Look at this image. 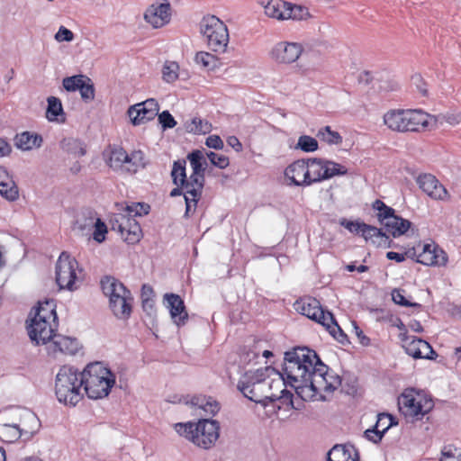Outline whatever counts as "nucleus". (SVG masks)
<instances>
[{
	"label": "nucleus",
	"mask_w": 461,
	"mask_h": 461,
	"mask_svg": "<svg viewBox=\"0 0 461 461\" xmlns=\"http://www.w3.org/2000/svg\"><path fill=\"white\" fill-rule=\"evenodd\" d=\"M278 375L277 387L290 385L303 400L316 394L333 393L341 384V379L326 366L314 350L297 347L285 352L283 373Z\"/></svg>",
	"instance_id": "obj_1"
},
{
	"label": "nucleus",
	"mask_w": 461,
	"mask_h": 461,
	"mask_svg": "<svg viewBox=\"0 0 461 461\" xmlns=\"http://www.w3.org/2000/svg\"><path fill=\"white\" fill-rule=\"evenodd\" d=\"M347 173V167L339 163L312 158L297 159L288 165L285 170V177L290 185L305 187Z\"/></svg>",
	"instance_id": "obj_2"
},
{
	"label": "nucleus",
	"mask_w": 461,
	"mask_h": 461,
	"mask_svg": "<svg viewBox=\"0 0 461 461\" xmlns=\"http://www.w3.org/2000/svg\"><path fill=\"white\" fill-rule=\"evenodd\" d=\"M272 375H276V369L271 366L249 370L239 380L238 389L250 401L267 405V402L284 397L286 392L285 388L280 391L281 394L272 392L275 384L269 379Z\"/></svg>",
	"instance_id": "obj_3"
},
{
	"label": "nucleus",
	"mask_w": 461,
	"mask_h": 461,
	"mask_svg": "<svg viewBox=\"0 0 461 461\" xmlns=\"http://www.w3.org/2000/svg\"><path fill=\"white\" fill-rule=\"evenodd\" d=\"M383 121L390 131L407 133L426 130L435 118L421 109H392L384 114Z\"/></svg>",
	"instance_id": "obj_4"
},
{
	"label": "nucleus",
	"mask_w": 461,
	"mask_h": 461,
	"mask_svg": "<svg viewBox=\"0 0 461 461\" xmlns=\"http://www.w3.org/2000/svg\"><path fill=\"white\" fill-rule=\"evenodd\" d=\"M57 327V314L53 301L39 303L34 316L27 327L31 340L36 345L49 344L55 336Z\"/></svg>",
	"instance_id": "obj_5"
},
{
	"label": "nucleus",
	"mask_w": 461,
	"mask_h": 461,
	"mask_svg": "<svg viewBox=\"0 0 461 461\" xmlns=\"http://www.w3.org/2000/svg\"><path fill=\"white\" fill-rule=\"evenodd\" d=\"M177 434L202 449L213 447L220 437V423L212 419H200L197 422L176 423Z\"/></svg>",
	"instance_id": "obj_6"
},
{
	"label": "nucleus",
	"mask_w": 461,
	"mask_h": 461,
	"mask_svg": "<svg viewBox=\"0 0 461 461\" xmlns=\"http://www.w3.org/2000/svg\"><path fill=\"white\" fill-rule=\"evenodd\" d=\"M83 384L81 372L73 366H61L55 380L58 401L68 406H76L83 398Z\"/></svg>",
	"instance_id": "obj_7"
},
{
	"label": "nucleus",
	"mask_w": 461,
	"mask_h": 461,
	"mask_svg": "<svg viewBox=\"0 0 461 461\" xmlns=\"http://www.w3.org/2000/svg\"><path fill=\"white\" fill-rule=\"evenodd\" d=\"M83 390L91 399L106 397L115 384L114 375L103 364H89L81 372Z\"/></svg>",
	"instance_id": "obj_8"
},
{
	"label": "nucleus",
	"mask_w": 461,
	"mask_h": 461,
	"mask_svg": "<svg viewBox=\"0 0 461 461\" xmlns=\"http://www.w3.org/2000/svg\"><path fill=\"white\" fill-rule=\"evenodd\" d=\"M294 309L307 318L321 324L330 334L339 343L348 341V337L337 323L333 314L324 311L318 300L312 297H304L297 300Z\"/></svg>",
	"instance_id": "obj_9"
},
{
	"label": "nucleus",
	"mask_w": 461,
	"mask_h": 461,
	"mask_svg": "<svg viewBox=\"0 0 461 461\" xmlns=\"http://www.w3.org/2000/svg\"><path fill=\"white\" fill-rule=\"evenodd\" d=\"M126 216L121 217L112 223V230L120 233L122 239L128 244H136L142 238V230L140 224L131 219L137 216L147 215L150 211L149 203H126Z\"/></svg>",
	"instance_id": "obj_10"
},
{
	"label": "nucleus",
	"mask_w": 461,
	"mask_h": 461,
	"mask_svg": "<svg viewBox=\"0 0 461 461\" xmlns=\"http://www.w3.org/2000/svg\"><path fill=\"white\" fill-rule=\"evenodd\" d=\"M398 405L405 418L419 420L432 411L434 402L426 392L407 388L399 396Z\"/></svg>",
	"instance_id": "obj_11"
},
{
	"label": "nucleus",
	"mask_w": 461,
	"mask_h": 461,
	"mask_svg": "<svg viewBox=\"0 0 461 461\" xmlns=\"http://www.w3.org/2000/svg\"><path fill=\"white\" fill-rule=\"evenodd\" d=\"M104 294L109 297L113 314L120 319H127L131 312L132 296L129 290L113 277H105L101 282Z\"/></svg>",
	"instance_id": "obj_12"
},
{
	"label": "nucleus",
	"mask_w": 461,
	"mask_h": 461,
	"mask_svg": "<svg viewBox=\"0 0 461 461\" xmlns=\"http://www.w3.org/2000/svg\"><path fill=\"white\" fill-rule=\"evenodd\" d=\"M192 167V174L185 185V202H199L204 185L206 160L204 150L195 149L186 157Z\"/></svg>",
	"instance_id": "obj_13"
},
{
	"label": "nucleus",
	"mask_w": 461,
	"mask_h": 461,
	"mask_svg": "<svg viewBox=\"0 0 461 461\" xmlns=\"http://www.w3.org/2000/svg\"><path fill=\"white\" fill-rule=\"evenodd\" d=\"M200 32L206 39L209 48L217 53H224L230 41L226 24L214 15H208L200 23Z\"/></svg>",
	"instance_id": "obj_14"
},
{
	"label": "nucleus",
	"mask_w": 461,
	"mask_h": 461,
	"mask_svg": "<svg viewBox=\"0 0 461 461\" xmlns=\"http://www.w3.org/2000/svg\"><path fill=\"white\" fill-rule=\"evenodd\" d=\"M108 164L114 170L136 173L145 167V158L140 150H134L128 154L122 148H114L110 152Z\"/></svg>",
	"instance_id": "obj_15"
},
{
	"label": "nucleus",
	"mask_w": 461,
	"mask_h": 461,
	"mask_svg": "<svg viewBox=\"0 0 461 461\" xmlns=\"http://www.w3.org/2000/svg\"><path fill=\"white\" fill-rule=\"evenodd\" d=\"M339 223L351 233L364 238L366 242H371L377 247L390 246L389 236L375 226L366 224L360 221H348L347 219H341Z\"/></svg>",
	"instance_id": "obj_16"
},
{
	"label": "nucleus",
	"mask_w": 461,
	"mask_h": 461,
	"mask_svg": "<svg viewBox=\"0 0 461 461\" xmlns=\"http://www.w3.org/2000/svg\"><path fill=\"white\" fill-rule=\"evenodd\" d=\"M78 268L77 261L68 253L62 252L56 264V282L60 289L73 290Z\"/></svg>",
	"instance_id": "obj_17"
},
{
	"label": "nucleus",
	"mask_w": 461,
	"mask_h": 461,
	"mask_svg": "<svg viewBox=\"0 0 461 461\" xmlns=\"http://www.w3.org/2000/svg\"><path fill=\"white\" fill-rule=\"evenodd\" d=\"M377 219L385 228L386 232L394 238L404 234L410 228L411 222L394 214V210L385 203H376Z\"/></svg>",
	"instance_id": "obj_18"
},
{
	"label": "nucleus",
	"mask_w": 461,
	"mask_h": 461,
	"mask_svg": "<svg viewBox=\"0 0 461 461\" xmlns=\"http://www.w3.org/2000/svg\"><path fill=\"white\" fill-rule=\"evenodd\" d=\"M172 7L167 0H158L145 10L144 21L154 29H159L171 21Z\"/></svg>",
	"instance_id": "obj_19"
},
{
	"label": "nucleus",
	"mask_w": 461,
	"mask_h": 461,
	"mask_svg": "<svg viewBox=\"0 0 461 461\" xmlns=\"http://www.w3.org/2000/svg\"><path fill=\"white\" fill-rule=\"evenodd\" d=\"M303 51V47L301 43L279 41L273 46L269 56L276 63L292 64L300 58Z\"/></svg>",
	"instance_id": "obj_20"
},
{
	"label": "nucleus",
	"mask_w": 461,
	"mask_h": 461,
	"mask_svg": "<svg viewBox=\"0 0 461 461\" xmlns=\"http://www.w3.org/2000/svg\"><path fill=\"white\" fill-rule=\"evenodd\" d=\"M415 182L422 193L432 200L444 201L449 198L445 186L432 174L420 173L415 176Z\"/></svg>",
	"instance_id": "obj_21"
},
{
	"label": "nucleus",
	"mask_w": 461,
	"mask_h": 461,
	"mask_svg": "<svg viewBox=\"0 0 461 461\" xmlns=\"http://www.w3.org/2000/svg\"><path fill=\"white\" fill-rule=\"evenodd\" d=\"M412 256L416 257L417 262L426 266H444L447 261L445 251L434 243L419 244L413 248Z\"/></svg>",
	"instance_id": "obj_22"
},
{
	"label": "nucleus",
	"mask_w": 461,
	"mask_h": 461,
	"mask_svg": "<svg viewBox=\"0 0 461 461\" xmlns=\"http://www.w3.org/2000/svg\"><path fill=\"white\" fill-rule=\"evenodd\" d=\"M159 105L157 100L150 98L131 106L128 115L133 125H140L153 120L158 113Z\"/></svg>",
	"instance_id": "obj_23"
},
{
	"label": "nucleus",
	"mask_w": 461,
	"mask_h": 461,
	"mask_svg": "<svg viewBox=\"0 0 461 461\" xmlns=\"http://www.w3.org/2000/svg\"><path fill=\"white\" fill-rule=\"evenodd\" d=\"M79 348L80 344L77 339L59 334H55L48 346L49 353L54 356L57 353L75 355Z\"/></svg>",
	"instance_id": "obj_24"
},
{
	"label": "nucleus",
	"mask_w": 461,
	"mask_h": 461,
	"mask_svg": "<svg viewBox=\"0 0 461 461\" xmlns=\"http://www.w3.org/2000/svg\"><path fill=\"white\" fill-rule=\"evenodd\" d=\"M164 300L173 322L177 326L185 325L188 319V314L181 297L175 294H166Z\"/></svg>",
	"instance_id": "obj_25"
},
{
	"label": "nucleus",
	"mask_w": 461,
	"mask_h": 461,
	"mask_svg": "<svg viewBox=\"0 0 461 461\" xmlns=\"http://www.w3.org/2000/svg\"><path fill=\"white\" fill-rule=\"evenodd\" d=\"M19 422H14L23 436V440L30 439L40 429L41 423L36 414L29 410H22Z\"/></svg>",
	"instance_id": "obj_26"
},
{
	"label": "nucleus",
	"mask_w": 461,
	"mask_h": 461,
	"mask_svg": "<svg viewBox=\"0 0 461 461\" xmlns=\"http://www.w3.org/2000/svg\"><path fill=\"white\" fill-rule=\"evenodd\" d=\"M186 160L185 159H178L174 162L173 167L171 170V176L174 184L176 185L170 192V197L175 198L178 195H183L185 200V185L188 184V179L186 178Z\"/></svg>",
	"instance_id": "obj_27"
},
{
	"label": "nucleus",
	"mask_w": 461,
	"mask_h": 461,
	"mask_svg": "<svg viewBox=\"0 0 461 461\" xmlns=\"http://www.w3.org/2000/svg\"><path fill=\"white\" fill-rule=\"evenodd\" d=\"M79 228L81 230H93L91 237L99 244L103 243L106 240L108 227L95 212H90L89 215L85 218L84 222L80 223Z\"/></svg>",
	"instance_id": "obj_28"
},
{
	"label": "nucleus",
	"mask_w": 461,
	"mask_h": 461,
	"mask_svg": "<svg viewBox=\"0 0 461 461\" xmlns=\"http://www.w3.org/2000/svg\"><path fill=\"white\" fill-rule=\"evenodd\" d=\"M405 342L404 348L405 352L414 358H432L431 355L435 354L432 347L425 340L421 339L413 338L410 342Z\"/></svg>",
	"instance_id": "obj_29"
},
{
	"label": "nucleus",
	"mask_w": 461,
	"mask_h": 461,
	"mask_svg": "<svg viewBox=\"0 0 461 461\" xmlns=\"http://www.w3.org/2000/svg\"><path fill=\"white\" fill-rule=\"evenodd\" d=\"M327 461H359V454L353 446L335 445L328 452Z\"/></svg>",
	"instance_id": "obj_30"
},
{
	"label": "nucleus",
	"mask_w": 461,
	"mask_h": 461,
	"mask_svg": "<svg viewBox=\"0 0 461 461\" xmlns=\"http://www.w3.org/2000/svg\"><path fill=\"white\" fill-rule=\"evenodd\" d=\"M265 14L277 21H286L288 2L281 0H269L266 5L262 2Z\"/></svg>",
	"instance_id": "obj_31"
},
{
	"label": "nucleus",
	"mask_w": 461,
	"mask_h": 461,
	"mask_svg": "<svg viewBox=\"0 0 461 461\" xmlns=\"http://www.w3.org/2000/svg\"><path fill=\"white\" fill-rule=\"evenodd\" d=\"M15 146L22 150H32L41 146L42 138L37 133L23 131L15 137Z\"/></svg>",
	"instance_id": "obj_32"
},
{
	"label": "nucleus",
	"mask_w": 461,
	"mask_h": 461,
	"mask_svg": "<svg viewBox=\"0 0 461 461\" xmlns=\"http://www.w3.org/2000/svg\"><path fill=\"white\" fill-rule=\"evenodd\" d=\"M192 405L204 411L205 415L214 416L220 411L219 402L212 397L194 396L191 400Z\"/></svg>",
	"instance_id": "obj_33"
},
{
	"label": "nucleus",
	"mask_w": 461,
	"mask_h": 461,
	"mask_svg": "<svg viewBox=\"0 0 461 461\" xmlns=\"http://www.w3.org/2000/svg\"><path fill=\"white\" fill-rule=\"evenodd\" d=\"M48 107L46 117L50 122H64L66 120L65 113L60 100L55 96L48 98Z\"/></svg>",
	"instance_id": "obj_34"
},
{
	"label": "nucleus",
	"mask_w": 461,
	"mask_h": 461,
	"mask_svg": "<svg viewBox=\"0 0 461 461\" xmlns=\"http://www.w3.org/2000/svg\"><path fill=\"white\" fill-rule=\"evenodd\" d=\"M60 148L63 151L71 154L74 157H81L86 154L83 143L75 138H64L60 142Z\"/></svg>",
	"instance_id": "obj_35"
},
{
	"label": "nucleus",
	"mask_w": 461,
	"mask_h": 461,
	"mask_svg": "<svg viewBox=\"0 0 461 461\" xmlns=\"http://www.w3.org/2000/svg\"><path fill=\"white\" fill-rule=\"evenodd\" d=\"M197 65L207 70H214L220 67L219 59L213 54L206 51L197 52L194 58Z\"/></svg>",
	"instance_id": "obj_36"
},
{
	"label": "nucleus",
	"mask_w": 461,
	"mask_h": 461,
	"mask_svg": "<svg viewBox=\"0 0 461 461\" xmlns=\"http://www.w3.org/2000/svg\"><path fill=\"white\" fill-rule=\"evenodd\" d=\"M0 438L7 443H14L18 439H23V436L14 422L0 424Z\"/></svg>",
	"instance_id": "obj_37"
},
{
	"label": "nucleus",
	"mask_w": 461,
	"mask_h": 461,
	"mask_svg": "<svg viewBox=\"0 0 461 461\" xmlns=\"http://www.w3.org/2000/svg\"><path fill=\"white\" fill-rule=\"evenodd\" d=\"M286 20L306 21L311 18L309 9L303 5H295L288 2Z\"/></svg>",
	"instance_id": "obj_38"
},
{
	"label": "nucleus",
	"mask_w": 461,
	"mask_h": 461,
	"mask_svg": "<svg viewBox=\"0 0 461 461\" xmlns=\"http://www.w3.org/2000/svg\"><path fill=\"white\" fill-rule=\"evenodd\" d=\"M179 77V65L176 61L167 60L162 68V78L167 83H174Z\"/></svg>",
	"instance_id": "obj_39"
},
{
	"label": "nucleus",
	"mask_w": 461,
	"mask_h": 461,
	"mask_svg": "<svg viewBox=\"0 0 461 461\" xmlns=\"http://www.w3.org/2000/svg\"><path fill=\"white\" fill-rule=\"evenodd\" d=\"M317 136L330 145H338L342 142L340 134L338 131H332L330 126L321 128Z\"/></svg>",
	"instance_id": "obj_40"
},
{
	"label": "nucleus",
	"mask_w": 461,
	"mask_h": 461,
	"mask_svg": "<svg viewBox=\"0 0 461 461\" xmlns=\"http://www.w3.org/2000/svg\"><path fill=\"white\" fill-rule=\"evenodd\" d=\"M86 80H88V77L85 75H75L65 77L62 81V86L67 91L75 92L77 91Z\"/></svg>",
	"instance_id": "obj_41"
},
{
	"label": "nucleus",
	"mask_w": 461,
	"mask_h": 461,
	"mask_svg": "<svg viewBox=\"0 0 461 461\" xmlns=\"http://www.w3.org/2000/svg\"><path fill=\"white\" fill-rule=\"evenodd\" d=\"M189 132L206 134L212 131V124L200 118H194L186 126Z\"/></svg>",
	"instance_id": "obj_42"
},
{
	"label": "nucleus",
	"mask_w": 461,
	"mask_h": 461,
	"mask_svg": "<svg viewBox=\"0 0 461 461\" xmlns=\"http://www.w3.org/2000/svg\"><path fill=\"white\" fill-rule=\"evenodd\" d=\"M0 194L11 202L17 199L18 189L12 179H8L5 182L0 184Z\"/></svg>",
	"instance_id": "obj_43"
},
{
	"label": "nucleus",
	"mask_w": 461,
	"mask_h": 461,
	"mask_svg": "<svg viewBox=\"0 0 461 461\" xmlns=\"http://www.w3.org/2000/svg\"><path fill=\"white\" fill-rule=\"evenodd\" d=\"M296 149H300L304 152H313L318 149V141L308 135L299 137Z\"/></svg>",
	"instance_id": "obj_44"
},
{
	"label": "nucleus",
	"mask_w": 461,
	"mask_h": 461,
	"mask_svg": "<svg viewBox=\"0 0 461 461\" xmlns=\"http://www.w3.org/2000/svg\"><path fill=\"white\" fill-rule=\"evenodd\" d=\"M205 159L208 158L210 162L214 166L221 169L226 168L230 160L229 158L222 154H218L213 151H204Z\"/></svg>",
	"instance_id": "obj_45"
},
{
	"label": "nucleus",
	"mask_w": 461,
	"mask_h": 461,
	"mask_svg": "<svg viewBox=\"0 0 461 461\" xmlns=\"http://www.w3.org/2000/svg\"><path fill=\"white\" fill-rule=\"evenodd\" d=\"M393 424V418L392 415L388 413H380L377 416V420L374 428L384 435Z\"/></svg>",
	"instance_id": "obj_46"
},
{
	"label": "nucleus",
	"mask_w": 461,
	"mask_h": 461,
	"mask_svg": "<svg viewBox=\"0 0 461 461\" xmlns=\"http://www.w3.org/2000/svg\"><path fill=\"white\" fill-rule=\"evenodd\" d=\"M392 299L393 301L401 306L405 307H415V308H420L421 305L418 303H411L409 300H407L404 296V291L402 289H394L392 292Z\"/></svg>",
	"instance_id": "obj_47"
},
{
	"label": "nucleus",
	"mask_w": 461,
	"mask_h": 461,
	"mask_svg": "<svg viewBox=\"0 0 461 461\" xmlns=\"http://www.w3.org/2000/svg\"><path fill=\"white\" fill-rule=\"evenodd\" d=\"M80 92L81 98L86 102H90L95 98V88L94 85L91 82V79L88 77L86 82H84L82 86L78 89Z\"/></svg>",
	"instance_id": "obj_48"
},
{
	"label": "nucleus",
	"mask_w": 461,
	"mask_h": 461,
	"mask_svg": "<svg viewBox=\"0 0 461 461\" xmlns=\"http://www.w3.org/2000/svg\"><path fill=\"white\" fill-rule=\"evenodd\" d=\"M158 122L163 129H172L176 126V122L168 111H163L161 113H158Z\"/></svg>",
	"instance_id": "obj_49"
},
{
	"label": "nucleus",
	"mask_w": 461,
	"mask_h": 461,
	"mask_svg": "<svg viewBox=\"0 0 461 461\" xmlns=\"http://www.w3.org/2000/svg\"><path fill=\"white\" fill-rule=\"evenodd\" d=\"M54 39L58 42H63V41L70 42L74 40V33L68 28H66L64 26H60L59 28L58 32H56Z\"/></svg>",
	"instance_id": "obj_50"
},
{
	"label": "nucleus",
	"mask_w": 461,
	"mask_h": 461,
	"mask_svg": "<svg viewBox=\"0 0 461 461\" xmlns=\"http://www.w3.org/2000/svg\"><path fill=\"white\" fill-rule=\"evenodd\" d=\"M411 84L421 95L426 96L428 95L427 84L420 75H414L411 77Z\"/></svg>",
	"instance_id": "obj_51"
},
{
	"label": "nucleus",
	"mask_w": 461,
	"mask_h": 461,
	"mask_svg": "<svg viewBox=\"0 0 461 461\" xmlns=\"http://www.w3.org/2000/svg\"><path fill=\"white\" fill-rule=\"evenodd\" d=\"M205 145L217 150L222 149L224 147L222 140L218 135H210L205 140Z\"/></svg>",
	"instance_id": "obj_52"
},
{
	"label": "nucleus",
	"mask_w": 461,
	"mask_h": 461,
	"mask_svg": "<svg viewBox=\"0 0 461 461\" xmlns=\"http://www.w3.org/2000/svg\"><path fill=\"white\" fill-rule=\"evenodd\" d=\"M365 436L368 440H370L374 443H378L382 439L384 435L379 430L373 428V429H366L365 431Z\"/></svg>",
	"instance_id": "obj_53"
},
{
	"label": "nucleus",
	"mask_w": 461,
	"mask_h": 461,
	"mask_svg": "<svg viewBox=\"0 0 461 461\" xmlns=\"http://www.w3.org/2000/svg\"><path fill=\"white\" fill-rule=\"evenodd\" d=\"M143 311L149 316L156 313L155 301L153 298H146L142 301Z\"/></svg>",
	"instance_id": "obj_54"
},
{
	"label": "nucleus",
	"mask_w": 461,
	"mask_h": 461,
	"mask_svg": "<svg viewBox=\"0 0 461 461\" xmlns=\"http://www.w3.org/2000/svg\"><path fill=\"white\" fill-rule=\"evenodd\" d=\"M445 120L450 125H456L461 122V113H449L445 115Z\"/></svg>",
	"instance_id": "obj_55"
},
{
	"label": "nucleus",
	"mask_w": 461,
	"mask_h": 461,
	"mask_svg": "<svg viewBox=\"0 0 461 461\" xmlns=\"http://www.w3.org/2000/svg\"><path fill=\"white\" fill-rule=\"evenodd\" d=\"M227 143L237 152H240L242 150V144L236 136L228 137Z\"/></svg>",
	"instance_id": "obj_56"
},
{
	"label": "nucleus",
	"mask_w": 461,
	"mask_h": 461,
	"mask_svg": "<svg viewBox=\"0 0 461 461\" xmlns=\"http://www.w3.org/2000/svg\"><path fill=\"white\" fill-rule=\"evenodd\" d=\"M354 330H355V333H356V335H357V339H358L359 342H360L363 346H367V345L369 344V342H370L369 338H367V337L364 334L363 330H362L359 327L355 326V327H354Z\"/></svg>",
	"instance_id": "obj_57"
},
{
	"label": "nucleus",
	"mask_w": 461,
	"mask_h": 461,
	"mask_svg": "<svg viewBox=\"0 0 461 461\" xmlns=\"http://www.w3.org/2000/svg\"><path fill=\"white\" fill-rule=\"evenodd\" d=\"M386 258L390 260H394L398 263H401L405 260V254H401V253H397L394 251H389L386 254Z\"/></svg>",
	"instance_id": "obj_58"
},
{
	"label": "nucleus",
	"mask_w": 461,
	"mask_h": 461,
	"mask_svg": "<svg viewBox=\"0 0 461 461\" xmlns=\"http://www.w3.org/2000/svg\"><path fill=\"white\" fill-rule=\"evenodd\" d=\"M440 461H461V455L455 456L450 451H442Z\"/></svg>",
	"instance_id": "obj_59"
},
{
	"label": "nucleus",
	"mask_w": 461,
	"mask_h": 461,
	"mask_svg": "<svg viewBox=\"0 0 461 461\" xmlns=\"http://www.w3.org/2000/svg\"><path fill=\"white\" fill-rule=\"evenodd\" d=\"M11 152V146L3 139H0V157H5Z\"/></svg>",
	"instance_id": "obj_60"
},
{
	"label": "nucleus",
	"mask_w": 461,
	"mask_h": 461,
	"mask_svg": "<svg viewBox=\"0 0 461 461\" xmlns=\"http://www.w3.org/2000/svg\"><path fill=\"white\" fill-rule=\"evenodd\" d=\"M153 297V289L151 286L148 285H143L141 288V300L143 301L146 298Z\"/></svg>",
	"instance_id": "obj_61"
},
{
	"label": "nucleus",
	"mask_w": 461,
	"mask_h": 461,
	"mask_svg": "<svg viewBox=\"0 0 461 461\" xmlns=\"http://www.w3.org/2000/svg\"><path fill=\"white\" fill-rule=\"evenodd\" d=\"M185 216L190 217L195 212L197 203H185Z\"/></svg>",
	"instance_id": "obj_62"
},
{
	"label": "nucleus",
	"mask_w": 461,
	"mask_h": 461,
	"mask_svg": "<svg viewBox=\"0 0 461 461\" xmlns=\"http://www.w3.org/2000/svg\"><path fill=\"white\" fill-rule=\"evenodd\" d=\"M409 327L415 332H422L423 331V328L420 324V321H411L410 323H409Z\"/></svg>",
	"instance_id": "obj_63"
},
{
	"label": "nucleus",
	"mask_w": 461,
	"mask_h": 461,
	"mask_svg": "<svg viewBox=\"0 0 461 461\" xmlns=\"http://www.w3.org/2000/svg\"><path fill=\"white\" fill-rule=\"evenodd\" d=\"M11 179L8 172L5 167H0V184L5 182L6 180Z\"/></svg>",
	"instance_id": "obj_64"
}]
</instances>
